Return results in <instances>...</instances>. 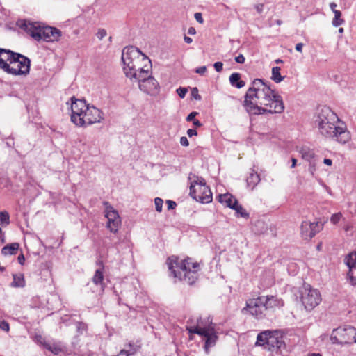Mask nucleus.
I'll return each instance as SVG.
<instances>
[{
	"instance_id": "obj_46",
	"label": "nucleus",
	"mask_w": 356,
	"mask_h": 356,
	"mask_svg": "<svg viewBox=\"0 0 356 356\" xmlns=\"http://www.w3.org/2000/svg\"><path fill=\"white\" fill-rule=\"evenodd\" d=\"M235 61L238 63H243L245 62V57L242 54H239L235 58Z\"/></svg>"
},
{
	"instance_id": "obj_43",
	"label": "nucleus",
	"mask_w": 356,
	"mask_h": 356,
	"mask_svg": "<svg viewBox=\"0 0 356 356\" xmlns=\"http://www.w3.org/2000/svg\"><path fill=\"white\" fill-rule=\"evenodd\" d=\"M166 204L168 205V209H173L177 206L176 202L172 201V200H167Z\"/></svg>"
},
{
	"instance_id": "obj_54",
	"label": "nucleus",
	"mask_w": 356,
	"mask_h": 356,
	"mask_svg": "<svg viewBox=\"0 0 356 356\" xmlns=\"http://www.w3.org/2000/svg\"><path fill=\"white\" fill-rule=\"evenodd\" d=\"M193 123L197 127H200L202 125V124L198 120H194Z\"/></svg>"
},
{
	"instance_id": "obj_8",
	"label": "nucleus",
	"mask_w": 356,
	"mask_h": 356,
	"mask_svg": "<svg viewBox=\"0 0 356 356\" xmlns=\"http://www.w3.org/2000/svg\"><path fill=\"white\" fill-rule=\"evenodd\" d=\"M122 60L124 64L123 70L125 74L127 72L130 74L135 65L139 64L141 61L146 63H150L151 61L144 54L138 49L134 47H126L123 49L122 53Z\"/></svg>"
},
{
	"instance_id": "obj_37",
	"label": "nucleus",
	"mask_w": 356,
	"mask_h": 356,
	"mask_svg": "<svg viewBox=\"0 0 356 356\" xmlns=\"http://www.w3.org/2000/svg\"><path fill=\"white\" fill-rule=\"evenodd\" d=\"M97 37L99 40H102L104 37L106 36L107 32L105 29H99L97 33Z\"/></svg>"
},
{
	"instance_id": "obj_17",
	"label": "nucleus",
	"mask_w": 356,
	"mask_h": 356,
	"mask_svg": "<svg viewBox=\"0 0 356 356\" xmlns=\"http://www.w3.org/2000/svg\"><path fill=\"white\" fill-rule=\"evenodd\" d=\"M151 63H146L141 61L139 64L136 65L133 67L131 71V73L129 74L128 72L125 73V76L129 78L131 81L136 82L140 79H145L147 77V74L151 72Z\"/></svg>"
},
{
	"instance_id": "obj_39",
	"label": "nucleus",
	"mask_w": 356,
	"mask_h": 356,
	"mask_svg": "<svg viewBox=\"0 0 356 356\" xmlns=\"http://www.w3.org/2000/svg\"><path fill=\"white\" fill-rule=\"evenodd\" d=\"M0 329L3 331H9L10 325L9 323L5 321H2L0 322Z\"/></svg>"
},
{
	"instance_id": "obj_60",
	"label": "nucleus",
	"mask_w": 356,
	"mask_h": 356,
	"mask_svg": "<svg viewBox=\"0 0 356 356\" xmlns=\"http://www.w3.org/2000/svg\"><path fill=\"white\" fill-rule=\"evenodd\" d=\"M309 356H322V355L319 353H312V354L309 355Z\"/></svg>"
},
{
	"instance_id": "obj_52",
	"label": "nucleus",
	"mask_w": 356,
	"mask_h": 356,
	"mask_svg": "<svg viewBox=\"0 0 356 356\" xmlns=\"http://www.w3.org/2000/svg\"><path fill=\"white\" fill-rule=\"evenodd\" d=\"M302 47H303V44H302V43H298V44L296 45V50L297 51L302 52Z\"/></svg>"
},
{
	"instance_id": "obj_40",
	"label": "nucleus",
	"mask_w": 356,
	"mask_h": 356,
	"mask_svg": "<svg viewBox=\"0 0 356 356\" xmlns=\"http://www.w3.org/2000/svg\"><path fill=\"white\" fill-rule=\"evenodd\" d=\"M216 72H220L222 70L223 64L222 62H216L213 65Z\"/></svg>"
},
{
	"instance_id": "obj_31",
	"label": "nucleus",
	"mask_w": 356,
	"mask_h": 356,
	"mask_svg": "<svg viewBox=\"0 0 356 356\" xmlns=\"http://www.w3.org/2000/svg\"><path fill=\"white\" fill-rule=\"evenodd\" d=\"M334 17L332 20L334 26H339L344 23V19L341 18V13L339 10H334Z\"/></svg>"
},
{
	"instance_id": "obj_24",
	"label": "nucleus",
	"mask_w": 356,
	"mask_h": 356,
	"mask_svg": "<svg viewBox=\"0 0 356 356\" xmlns=\"http://www.w3.org/2000/svg\"><path fill=\"white\" fill-rule=\"evenodd\" d=\"M13 280L10 286L13 288H23L26 285V281L23 273L13 274Z\"/></svg>"
},
{
	"instance_id": "obj_42",
	"label": "nucleus",
	"mask_w": 356,
	"mask_h": 356,
	"mask_svg": "<svg viewBox=\"0 0 356 356\" xmlns=\"http://www.w3.org/2000/svg\"><path fill=\"white\" fill-rule=\"evenodd\" d=\"M195 19L197 22H198L200 24H202L204 22V19L202 18V14L200 13H195Z\"/></svg>"
},
{
	"instance_id": "obj_12",
	"label": "nucleus",
	"mask_w": 356,
	"mask_h": 356,
	"mask_svg": "<svg viewBox=\"0 0 356 356\" xmlns=\"http://www.w3.org/2000/svg\"><path fill=\"white\" fill-rule=\"evenodd\" d=\"M301 302L305 309L311 311L321 302V296L317 289L310 285L304 286L300 291Z\"/></svg>"
},
{
	"instance_id": "obj_62",
	"label": "nucleus",
	"mask_w": 356,
	"mask_h": 356,
	"mask_svg": "<svg viewBox=\"0 0 356 356\" xmlns=\"http://www.w3.org/2000/svg\"><path fill=\"white\" fill-rule=\"evenodd\" d=\"M343 31H344L343 28H340V29H339V33H343Z\"/></svg>"
},
{
	"instance_id": "obj_49",
	"label": "nucleus",
	"mask_w": 356,
	"mask_h": 356,
	"mask_svg": "<svg viewBox=\"0 0 356 356\" xmlns=\"http://www.w3.org/2000/svg\"><path fill=\"white\" fill-rule=\"evenodd\" d=\"M187 134L189 137H192L193 136H197V132L195 129H189L187 130Z\"/></svg>"
},
{
	"instance_id": "obj_25",
	"label": "nucleus",
	"mask_w": 356,
	"mask_h": 356,
	"mask_svg": "<svg viewBox=\"0 0 356 356\" xmlns=\"http://www.w3.org/2000/svg\"><path fill=\"white\" fill-rule=\"evenodd\" d=\"M92 282L96 285H100L102 289H104L105 284L104 283V267L95 270V275L92 277Z\"/></svg>"
},
{
	"instance_id": "obj_55",
	"label": "nucleus",
	"mask_w": 356,
	"mask_h": 356,
	"mask_svg": "<svg viewBox=\"0 0 356 356\" xmlns=\"http://www.w3.org/2000/svg\"><path fill=\"white\" fill-rule=\"evenodd\" d=\"M184 40L185 42H186L188 44L191 43L193 41L192 38H191L190 37L186 36V35L184 36Z\"/></svg>"
},
{
	"instance_id": "obj_5",
	"label": "nucleus",
	"mask_w": 356,
	"mask_h": 356,
	"mask_svg": "<svg viewBox=\"0 0 356 356\" xmlns=\"http://www.w3.org/2000/svg\"><path fill=\"white\" fill-rule=\"evenodd\" d=\"M18 25L28 35L38 41L57 42L62 36V32L57 28L45 26L39 22L24 20L19 22Z\"/></svg>"
},
{
	"instance_id": "obj_41",
	"label": "nucleus",
	"mask_w": 356,
	"mask_h": 356,
	"mask_svg": "<svg viewBox=\"0 0 356 356\" xmlns=\"http://www.w3.org/2000/svg\"><path fill=\"white\" fill-rule=\"evenodd\" d=\"M198 114L197 112H195V111H193V112H191L187 117H186V121L188 122H190V121H193L195 119V117Z\"/></svg>"
},
{
	"instance_id": "obj_16",
	"label": "nucleus",
	"mask_w": 356,
	"mask_h": 356,
	"mask_svg": "<svg viewBox=\"0 0 356 356\" xmlns=\"http://www.w3.org/2000/svg\"><path fill=\"white\" fill-rule=\"evenodd\" d=\"M136 82L138 83L140 90L147 94L154 95L159 91V84L152 76V72L147 74V77H145V79H140Z\"/></svg>"
},
{
	"instance_id": "obj_28",
	"label": "nucleus",
	"mask_w": 356,
	"mask_h": 356,
	"mask_svg": "<svg viewBox=\"0 0 356 356\" xmlns=\"http://www.w3.org/2000/svg\"><path fill=\"white\" fill-rule=\"evenodd\" d=\"M300 154L303 159L308 161H310L315 156L314 151L309 147H302L300 150Z\"/></svg>"
},
{
	"instance_id": "obj_1",
	"label": "nucleus",
	"mask_w": 356,
	"mask_h": 356,
	"mask_svg": "<svg viewBox=\"0 0 356 356\" xmlns=\"http://www.w3.org/2000/svg\"><path fill=\"white\" fill-rule=\"evenodd\" d=\"M243 106L247 112L252 115L281 113L284 109L281 96L259 79L254 80L248 90Z\"/></svg>"
},
{
	"instance_id": "obj_19",
	"label": "nucleus",
	"mask_w": 356,
	"mask_h": 356,
	"mask_svg": "<svg viewBox=\"0 0 356 356\" xmlns=\"http://www.w3.org/2000/svg\"><path fill=\"white\" fill-rule=\"evenodd\" d=\"M345 263L349 269L348 277L350 283L356 286V251L350 252L346 257Z\"/></svg>"
},
{
	"instance_id": "obj_20",
	"label": "nucleus",
	"mask_w": 356,
	"mask_h": 356,
	"mask_svg": "<svg viewBox=\"0 0 356 356\" xmlns=\"http://www.w3.org/2000/svg\"><path fill=\"white\" fill-rule=\"evenodd\" d=\"M15 52L5 49L0 48V69L6 71L8 63Z\"/></svg>"
},
{
	"instance_id": "obj_2",
	"label": "nucleus",
	"mask_w": 356,
	"mask_h": 356,
	"mask_svg": "<svg viewBox=\"0 0 356 356\" xmlns=\"http://www.w3.org/2000/svg\"><path fill=\"white\" fill-rule=\"evenodd\" d=\"M71 121L79 127H86L101 122L104 119L102 112L83 99L72 98Z\"/></svg>"
},
{
	"instance_id": "obj_23",
	"label": "nucleus",
	"mask_w": 356,
	"mask_h": 356,
	"mask_svg": "<svg viewBox=\"0 0 356 356\" xmlns=\"http://www.w3.org/2000/svg\"><path fill=\"white\" fill-rule=\"evenodd\" d=\"M261 179L259 175L254 170H251L249 172V175L247 177L246 181L248 186L253 189L259 183Z\"/></svg>"
},
{
	"instance_id": "obj_44",
	"label": "nucleus",
	"mask_w": 356,
	"mask_h": 356,
	"mask_svg": "<svg viewBox=\"0 0 356 356\" xmlns=\"http://www.w3.org/2000/svg\"><path fill=\"white\" fill-rule=\"evenodd\" d=\"M180 143L182 146H184V147H187L189 145V142L186 136L181 137Z\"/></svg>"
},
{
	"instance_id": "obj_21",
	"label": "nucleus",
	"mask_w": 356,
	"mask_h": 356,
	"mask_svg": "<svg viewBox=\"0 0 356 356\" xmlns=\"http://www.w3.org/2000/svg\"><path fill=\"white\" fill-rule=\"evenodd\" d=\"M206 338L204 348L207 353L209 352V348L215 345L218 336L216 333L215 329L211 330V332H204V334L201 335Z\"/></svg>"
},
{
	"instance_id": "obj_11",
	"label": "nucleus",
	"mask_w": 356,
	"mask_h": 356,
	"mask_svg": "<svg viewBox=\"0 0 356 356\" xmlns=\"http://www.w3.org/2000/svg\"><path fill=\"white\" fill-rule=\"evenodd\" d=\"M189 334L202 335L204 332H211L215 329V325L210 316L200 317L195 319L191 318L187 321L186 327Z\"/></svg>"
},
{
	"instance_id": "obj_47",
	"label": "nucleus",
	"mask_w": 356,
	"mask_h": 356,
	"mask_svg": "<svg viewBox=\"0 0 356 356\" xmlns=\"http://www.w3.org/2000/svg\"><path fill=\"white\" fill-rule=\"evenodd\" d=\"M192 95L195 99L200 100L201 99V96L198 94V90L196 88L193 89Z\"/></svg>"
},
{
	"instance_id": "obj_58",
	"label": "nucleus",
	"mask_w": 356,
	"mask_h": 356,
	"mask_svg": "<svg viewBox=\"0 0 356 356\" xmlns=\"http://www.w3.org/2000/svg\"><path fill=\"white\" fill-rule=\"evenodd\" d=\"M291 168H294L296 165L297 160L295 158L291 159Z\"/></svg>"
},
{
	"instance_id": "obj_6",
	"label": "nucleus",
	"mask_w": 356,
	"mask_h": 356,
	"mask_svg": "<svg viewBox=\"0 0 356 356\" xmlns=\"http://www.w3.org/2000/svg\"><path fill=\"white\" fill-rule=\"evenodd\" d=\"M319 133L325 138L333 139L341 144L348 143L350 138V134L348 131L346 125L341 122H327L323 125H318Z\"/></svg>"
},
{
	"instance_id": "obj_38",
	"label": "nucleus",
	"mask_w": 356,
	"mask_h": 356,
	"mask_svg": "<svg viewBox=\"0 0 356 356\" xmlns=\"http://www.w3.org/2000/svg\"><path fill=\"white\" fill-rule=\"evenodd\" d=\"M187 92L188 90L185 88L180 87L178 89H177V92L181 98H184L186 96Z\"/></svg>"
},
{
	"instance_id": "obj_4",
	"label": "nucleus",
	"mask_w": 356,
	"mask_h": 356,
	"mask_svg": "<svg viewBox=\"0 0 356 356\" xmlns=\"http://www.w3.org/2000/svg\"><path fill=\"white\" fill-rule=\"evenodd\" d=\"M168 269L174 277L184 281L188 284H193L198 277L200 270V264L191 258L179 259L175 256L169 257L167 260Z\"/></svg>"
},
{
	"instance_id": "obj_48",
	"label": "nucleus",
	"mask_w": 356,
	"mask_h": 356,
	"mask_svg": "<svg viewBox=\"0 0 356 356\" xmlns=\"http://www.w3.org/2000/svg\"><path fill=\"white\" fill-rule=\"evenodd\" d=\"M35 340L38 343H40L44 346V342H46L45 339L41 335L35 336Z\"/></svg>"
},
{
	"instance_id": "obj_64",
	"label": "nucleus",
	"mask_w": 356,
	"mask_h": 356,
	"mask_svg": "<svg viewBox=\"0 0 356 356\" xmlns=\"http://www.w3.org/2000/svg\"><path fill=\"white\" fill-rule=\"evenodd\" d=\"M344 229H345V231H346V232H347V231H348V229H349V227H348V226L345 227H344Z\"/></svg>"
},
{
	"instance_id": "obj_32",
	"label": "nucleus",
	"mask_w": 356,
	"mask_h": 356,
	"mask_svg": "<svg viewBox=\"0 0 356 356\" xmlns=\"http://www.w3.org/2000/svg\"><path fill=\"white\" fill-rule=\"evenodd\" d=\"M10 223V216L7 211L0 212V225H8Z\"/></svg>"
},
{
	"instance_id": "obj_14",
	"label": "nucleus",
	"mask_w": 356,
	"mask_h": 356,
	"mask_svg": "<svg viewBox=\"0 0 356 356\" xmlns=\"http://www.w3.org/2000/svg\"><path fill=\"white\" fill-rule=\"evenodd\" d=\"M105 217L107 218V228L113 233H116L121 225V219L118 212L108 202H104Z\"/></svg>"
},
{
	"instance_id": "obj_36",
	"label": "nucleus",
	"mask_w": 356,
	"mask_h": 356,
	"mask_svg": "<svg viewBox=\"0 0 356 356\" xmlns=\"http://www.w3.org/2000/svg\"><path fill=\"white\" fill-rule=\"evenodd\" d=\"M137 352V348H134L131 351L128 350H122L120 353V355L121 356H130L134 355Z\"/></svg>"
},
{
	"instance_id": "obj_29",
	"label": "nucleus",
	"mask_w": 356,
	"mask_h": 356,
	"mask_svg": "<svg viewBox=\"0 0 356 356\" xmlns=\"http://www.w3.org/2000/svg\"><path fill=\"white\" fill-rule=\"evenodd\" d=\"M44 347L54 355H58L63 351V348L58 343L51 344L47 342H44Z\"/></svg>"
},
{
	"instance_id": "obj_61",
	"label": "nucleus",
	"mask_w": 356,
	"mask_h": 356,
	"mask_svg": "<svg viewBox=\"0 0 356 356\" xmlns=\"http://www.w3.org/2000/svg\"><path fill=\"white\" fill-rule=\"evenodd\" d=\"M275 63H282L283 60L280 59V58H278V59L275 60Z\"/></svg>"
},
{
	"instance_id": "obj_10",
	"label": "nucleus",
	"mask_w": 356,
	"mask_h": 356,
	"mask_svg": "<svg viewBox=\"0 0 356 356\" xmlns=\"http://www.w3.org/2000/svg\"><path fill=\"white\" fill-rule=\"evenodd\" d=\"M30 60L25 56L14 53L8 64L5 72L14 75H26L30 71Z\"/></svg>"
},
{
	"instance_id": "obj_13",
	"label": "nucleus",
	"mask_w": 356,
	"mask_h": 356,
	"mask_svg": "<svg viewBox=\"0 0 356 356\" xmlns=\"http://www.w3.org/2000/svg\"><path fill=\"white\" fill-rule=\"evenodd\" d=\"M331 339L334 343L341 344L356 343V329L351 326L334 329Z\"/></svg>"
},
{
	"instance_id": "obj_9",
	"label": "nucleus",
	"mask_w": 356,
	"mask_h": 356,
	"mask_svg": "<svg viewBox=\"0 0 356 356\" xmlns=\"http://www.w3.org/2000/svg\"><path fill=\"white\" fill-rule=\"evenodd\" d=\"M190 195L202 203H209L213 200L212 193L204 179L199 177H196L191 183Z\"/></svg>"
},
{
	"instance_id": "obj_15",
	"label": "nucleus",
	"mask_w": 356,
	"mask_h": 356,
	"mask_svg": "<svg viewBox=\"0 0 356 356\" xmlns=\"http://www.w3.org/2000/svg\"><path fill=\"white\" fill-rule=\"evenodd\" d=\"M323 225L319 222L302 221L300 226V234L303 239L310 240L323 229Z\"/></svg>"
},
{
	"instance_id": "obj_50",
	"label": "nucleus",
	"mask_w": 356,
	"mask_h": 356,
	"mask_svg": "<svg viewBox=\"0 0 356 356\" xmlns=\"http://www.w3.org/2000/svg\"><path fill=\"white\" fill-rule=\"evenodd\" d=\"M254 8L259 13H261L263 11L264 4L258 3V4L255 5Z\"/></svg>"
},
{
	"instance_id": "obj_51",
	"label": "nucleus",
	"mask_w": 356,
	"mask_h": 356,
	"mask_svg": "<svg viewBox=\"0 0 356 356\" xmlns=\"http://www.w3.org/2000/svg\"><path fill=\"white\" fill-rule=\"evenodd\" d=\"M17 260L19 261V264H24V262L25 261V257L24 256V254L22 253L20 254L19 256H18V258H17Z\"/></svg>"
},
{
	"instance_id": "obj_26",
	"label": "nucleus",
	"mask_w": 356,
	"mask_h": 356,
	"mask_svg": "<svg viewBox=\"0 0 356 356\" xmlns=\"http://www.w3.org/2000/svg\"><path fill=\"white\" fill-rule=\"evenodd\" d=\"M19 248V244L18 243H9L2 248L1 253L3 255L16 254Z\"/></svg>"
},
{
	"instance_id": "obj_18",
	"label": "nucleus",
	"mask_w": 356,
	"mask_h": 356,
	"mask_svg": "<svg viewBox=\"0 0 356 356\" xmlns=\"http://www.w3.org/2000/svg\"><path fill=\"white\" fill-rule=\"evenodd\" d=\"M340 120L335 113H334L330 108L323 107L321 109L318 115L316 122L318 125H323L327 122H339Z\"/></svg>"
},
{
	"instance_id": "obj_57",
	"label": "nucleus",
	"mask_w": 356,
	"mask_h": 356,
	"mask_svg": "<svg viewBox=\"0 0 356 356\" xmlns=\"http://www.w3.org/2000/svg\"><path fill=\"white\" fill-rule=\"evenodd\" d=\"M129 349L128 350H129V351H131L134 348H136L137 350L138 349V346H136L131 343H129Z\"/></svg>"
},
{
	"instance_id": "obj_56",
	"label": "nucleus",
	"mask_w": 356,
	"mask_h": 356,
	"mask_svg": "<svg viewBox=\"0 0 356 356\" xmlns=\"http://www.w3.org/2000/svg\"><path fill=\"white\" fill-rule=\"evenodd\" d=\"M188 33L189 34H191V35H194V34H195L196 31H195V28H193V27H190V28L188 29Z\"/></svg>"
},
{
	"instance_id": "obj_63",
	"label": "nucleus",
	"mask_w": 356,
	"mask_h": 356,
	"mask_svg": "<svg viewBox=\"0 0 356 356\" xmlns=\"http://www.w3.org/2000/svg\"><path fill=\"white\" fill-rule=\"evenodd\" d=\"M321 247V244L317 245V250H320Z\"/></svg>"
},
{
	"instance_id": "obj_35",
	"label": "nucleus",
	"mask_w": 356,
	"mask_h": 356,
	"mask_svg": "<svg viewBox=\"0 0 356 356\" xmlns=\"http://www.w3.org/2000/svg\"><path fill=\"white\" fill-rule=\"evenodd\" d=\"M163 201L160 197H156L154 200V204H155V208L156 211L161 212L162 211V207H163Z\"/></svg>"
},
{
	"instance_id": "obj_7",
	"label": "nucleus",
	"mask_w": 356,
	"mask_h": 356,
	"mask_svg": "<svg viewBox=\"0 0 356 356\" xmlns=\"http://www.w3.org/2000/svg\"><path fill=\"white\" fill-rule=\"evenodd\" d=\"M284 344L283 334L281 330H265L257 335L256 345L264 347L269 351L280 349Z\"/></svg>"
},
{
	"instance_id": "obj_30",
	"label": "nucleus",
	"mask_w": 356,
	"mask_h": 356,
	"mask_svg": "<svg viewBox=\"0 0 356 356\" xmlns=\"http://www.w3.org/2000/svg\"><path fill=\"white\" fill-rule=\"evenodd\" d=\"M280 70H281V69H280V67H273L272 68V76H271V79L275 83H280L282 81L284 80V76H281Z\"/></svg>"
},
{
	"instance_id": "obj_34",
	"label": "nucleus",
	"mask_w": 356,
	"mask_h": 356,
	"mask_svg": "<svg viewBox=\"0 0 356 356\" xmlns=\"http://www.w3.org/2000/svg\"><path fill=\"white\" fill-rule=\"evenodd\" d=\"M342 217L343 215L341 212L334 213L330 218V222L334 225H337L342 218Z\"/></svg>"
},
{
	"instance_id": "obj_53",
	"label": "nucleus",
	"mask_w": 356,
	"mask_h": 356,
	"mask_svg": "<svg viewBox=\"0 0 356 356\" xmlns=\"http://www.w3.org/2000/svg\"><path fill=\"white\" fill-rule=\"evenodd\" d=\"M323 163L327 165H332V161L330 159H325L324 161H323Z\"/></svg>"
},
{
	"instance_id": "obj_22",
	"label": "nucleus",
	"mask_w": 356,
	"mask_h": 356,
	"mask_svg": "<svg viewBox=\"0 0 356 356\" xmlns=\"http://www.w3.org/2000/svg\"><path fill=\"white\" fill-rule=\"evenodd\" d=\"M218 200L220 203L224 204L226 207L233 209L238 202L237 200L231 194H221L218 196Z\"/></svg>"
},
{
	"instance_id": "obj_33",
	"label": "nucleus",
	"mask_w": 356,
	"mask_h": 356,
	"mask_svg": "<svg viewBox=\"0 0 356 356\" xmlns=\"http://www.w3.org/2000/svg\"><path fill=\"white\" fill-rule=\"evenodd\" d=\"M232 209L235 210L242 217H248V213H247L245 209H243V207L241 205L238 204V202L235 204V206L234 207V208Z\"/></svg>"
},
{
	"instance_id": "obj_45",
	"label": "nucleus",
	"mask_w": 356,
	"mask_h": 356,
	"mask_svg": "<svg viewBox=\"0 0 356 356\" xmlns=\"http://www.w3.org/2000/svg\"><path fill=\"white\" fill-rule=\"evenodd\" d=\"M207 71L206 66H201L195 70V72L200 74H204Z\"/></svg>"
},
{
	"instance_id": "obj_3",
	"label": "nucleus",
	"mask_w": 356,
	"mask_h": 356,
	"mask_svg": "<svg viewBox=\"0 0 356 356\" xmlns=\"http://www.w3.org/2000/svg\"><path fill=\"white\" fill-rule=\"evenodd\" d=\"M284 305V300L277 296H260L256 298L248 299L242 311L248 312L257 319H262L266 316L265 312H275Z\"/></svg>"
},
{
	"instance_id": "obj_27",
	"label": "nucleus",
	"mask_w": 356,
	"mask_h": 356,
	"mask_svg": "<svg viewBox=\"0 0 356 356\" xmlns=\"http://www.w3.org/2000/svg\"><path fill=\"white\" fill-rule=\"evenodd\" d=\"M230 83L238 88H241L245 86V81L241 80V74L239 73H233L229 76Z\"/></svg>"
},
{
	"instance_id": "obj_59",
	"label": "nucleus",
	"mask_w": 356,
	"mask_h": 356,
	"mask_svg": "<svg viewBox=\"0 0 356 356\" xmlns=\"http://www.w3.org/2000/svg\"><path fill=\"white\" fill-rule=\"evenodd\" d=\"M330 8L332 9V10L334 12V10H337L335 9V8L337 7V4L335 3H330Z\"/></svg>"
}]
</instances>
